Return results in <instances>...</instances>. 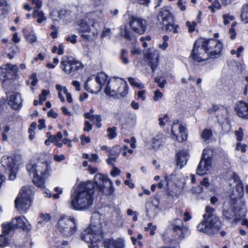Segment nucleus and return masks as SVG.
<instances>
[{
  "instance_id": "51",
  "label": "nucleus",
  "mask_w": 248,
  "mask_h": 248,
  "mask_svg": "<svg viewBox=\"0 0 248 248\" xmlns=\"http://www.w3.org/2000/svg\"><path fill=\"white\" fill-rule=\"evenodd\" d=\"M108 158L106 160L107 163L108 165L112 166L113 167H115V163L116 162V157L111 156H109V155H108Z\"/></svg>"
},
{
  "instance_id": "14",
  "label": "nucleus",
  "mask_w": 248,
  "mask_h": 248,
  "mask_svg": "<svg viewBox=\"0 0 248 248\" xmlns=\"http://www.w3.org/2000/svg\"><path fill=\"white\" fill-rule=\"evenodd\" d=\"M129 25L133 31L139 34L144 33L146 30V21L137 16H130L129 18Z\"/></svg>"
},
{
  "instance_id": "24",
  "label": "nucleus",
  "mask_w": 248,
  "mask_h": 248,
  "mask_svg": "<svg viewBox=\"0 0 248 248\" xmlns=\"http://www.w3.org/2000/svg\"><path fill=\"white\" fill-rule=\"evenodd\" d=\"M188 160V154L186 152L182 151L176 154V165L182 169L186 165Z\"/></svg>"
},
{
  "instance_id": "12",
  "label": "nucleus",
  "mask_w": 248,
  "mask_h": 248,
  "mask_svg": "<svg viewBox=\"0 0 248 248\" xmlns=\"http://www.w3.org/2000/svg\"><path fill=\"white\" fill-rule=\"evenodd\" d=\"M1 163L4 168L9 171V179L15 180L17 170L15 158L10 156H3L1 158Z\"/></svg>"
},
{
  "instance_id": "10",
  "label": "nucleus",
  "mask_w": 248,
  "mask_h": 248,
  "mask_svg": "<svg viewBox=\"0 0 248 248\" xmlns=\"http://www.w3.org/2000/svg\"><path fill=\"white\" fill-rule=\"evenodd\" d=\"M2 232L9 233L16 228H20L28 232L31 229V226L26 218L24 217H16L10 222H6L2 224Z\"/></svg>"
},
{
  "instance_id": "41",
  "label": "nucleus",
  "mask_w": 248,
  "mask_h": 248,
  "mask_svg": "<svg viewBox=\"0 0 248 248\" xmlns=\"http://www.w3.org/2000/svg\"><path fill=\"white\" fill-rule=\"evenodd\" d=\"M212 136V131L208 129H204L201 134V138L205 141L210 139Z\"/></svg>"
},
{
  "instance_id": "11",
  "label": "nucleus",
  "mask_w": 248,
  "mask_h": 248,
  "mask_svg": "<svg viewBox=\"0 0 248 248\" xmlns=\"http://www.w3.org/2000/svg\"><path fill=\"white\" fill-rule=\"evenodd\" d=\"M103 237L101 228L95 225L90 226L81 233L82 240L88 243L101 241Z\"/></svg>"
},
{
  "instance_id": "32",
  "label": "nucleus",
  "mask_w": 248,
  "mask_h": 248,
  "mask_svg": "<svg viewBox=\"0 0 248 248\" xmlns=\"http://www.w3.org/2000/svg\"><path fill=\"white\" fill-rule=\"evenodd\" d=\"M162 138V134H157L153 138L152 141V145L153 148L156 149L160 146L163 142Z\"/></svg>"
},
{
  "instance_id": "5",
  "label": "nucleus",
  "mask_w": 248,
  "mask_h": 248,
  "mask_svg": "<svg viewBox=\"0 0 248 248\" xmlns=\"http://www.w3.org/2000/svg\"><path fill=\"white\" fill-rule=\"evenodd\" d=\"M203 217L204 220L197 226L199 231L208 235H213L220 230L221 223L215 215H209L207 218L206 215H203Z\"/></svg>"
},
{
  "instance_id": "37",
  "label": "nucleus",
  "mask_w": 248,
  "mask_h": 248,
  "mask_svg": "<svg viewBox=\"0 0 248 248\" xmlns=\"http://www.w3.org/2000/svg\"><path fill=\"white\" fill-rule=\"evenodd\" d=\"M121 152V147L119 145H116L111 148L108 152V155L111 156H118Z\"/></svg>"
},
{
  "instance_id": "52",
  "label": "nucleus",
  "mask_w": 248,
  "mask_h": 248,
  "mask_svg": "<svg viewBox=\"0 0 248 248\" xmlns=\"http://www.w3.org/2000/svg\"><path fill=\"white\" fill-rule=\"evenodd\" d=\"M121 171L120 169L116 167H113L112 170L110 171V175L111 176L115 177L116 176L120 175Z\"/></svg>"
},
{
  "instance_id": "15",
  "label": "nucleus",
  "mask_w": 248,
  "mask_h": 248,
  "mask_svg": "<svg viewBox=\"0 0 248 248\" xmlns=\"http://www.w3.org/2000/svg\"><path fill=\"white\" fill-rule=\"evenodd\" d=\"M172 229L176 239L181 241L188 235V228L184 225L180 219H175L172 224Z\"/></svg>"
},
{
  "instance_id": "62",
  "label": "nucleus",
  "mask_w": 248,
  "mask_h": 248,
  "mask_svg": "<svg viewBox=\"0 0 248 248\" xmlns=\"http://www.w3.org/2000/svg\"><path fill=\"white\" fill-rule=\"evenodd\" d=\"M219 109L220 107L218 105H214L212 108L208 109V112L210 114H212L217 111V110H219Z\"/></svg>"
},
{
  "instance_id": "31",
  "label": "nucleus",
  "mask_w": 248,
  "mask_h": 248,
  "mask_svg": "<svg viewBox=\"0 0 248 248\" xmlns=\"http://www.w3.org/2000/svg\"><path fill=\"white\" fill-rule=\"evenodd\" d=\"M62 138V133L61 132H58L56 135L50 136V140L51 142L54 143L58 147H61L62 143L60 142Z\"/></svg>"
},
{
  "instance_id": "9",
  "label": "nucleus",
  "mask_w": 248,
  "mask_h": 248,
  "mask_svg": "<svg viewBox=\"0 0 248 248\" xmlns=\"http://www.w3.org/2000/svg\"><path fill=\"white\" fill-rule=\"evenodd\" d=\"M170 11V7H163L157 15V20L161 24L165 27L166 31H172L173 33H177L178 32L179 26L174 24L173 17Z\"/></svg>"
},
{
  "instance_id": "33",
  "label": "nucleus",
  "mask_w": 248,
  "mask_h": 248,
  "mask_svg": "<svg viewBox=\"0 0 248 248\" xmlns=\"http://www.w3.org/2000/svg\"><path fill=\"white\" fill-rule=\"evenodd\" d=\"M8 11V4L6 0H0V18L6 14Z\"/></svg>"
},
{
  "instance_id": "26",
  "label": "nucleus",
  "mask_w": 248,
  "mask_h": 248,
  "mask_svg": "<svg viewBox=\"0 0 248 248\" xmlns=\"http://www.w3.org/2000/svg\"><path fill=\"white\" fill-rule=\"evenodd\" d=\"M231 181H233L235 183L236 191L238 193V196L241 197L244 193L243 186L242 182L237 175L233 173L232 176Z\"/></svg>"
},
{
  "instance_id": "36",
  "label": "nucleus",
  "mask_w": 248,
  "mask_h": 248,
  "mask_svg": "<svg viewBox=\"0 0 248 248\" xmlns=\"http://www.w3.org/2000/svg\"><path fill=\"white\" fill-rule=\"evenodd\" d=\"M4 235H0V246L5 247L8 246L12 240L10 239L7 236L8 233L5 234L3 232Z\"/></svg>"
},
{
  "instance_id": "25",
  "label": "nucleus",
  "mask_w": 248,
  "mask_h": 248,
  "mask_svg": "<svg viewBox=\"0 0 248 248\" xmlns=\"http://www.w3.org/2000/svg\"><path fill=\"white\" fill-rule=\"evenodd\" d=\"M144 56L147 60L155 61V62L159 61V51L154 48L146 49L144 52Z\"/></svg>"
},
{
  "instance_id": "63",
  "label": "nucleus",
  "mask_w": 248,
  "mask_h": 248,
  "mask_svg": "<svg viewBox=\"0 0 248 248\" xmlns=\"http://www.w3.org/2000/svg\"><path fill=\"white\" fill-rule=\"evenodd\" d=\"M77 36L74 34L72 35L71 36H68L66 37V40L67 41H69L72 44H75L77 42Z\"/></svg>"
},
{
  "instance_id": "1",
  "label": "nucleus",
  "mask_w": 248,
  "mask_h": 248,
  "mask_svg": "<svg viewBox=\"0 0 248 248\" xmlns=\"http://www.w3.org/2000/svg\"><path fill=\"white\" fill-rule=\"evenodd\" d=\"M94 183L91 181L82 183L78 189L71 195L70 207L78 211H84L90 208L93 205L95 186L100 191L111 195L114 192V187L112 181L107 175L98 173L94 178Z\"/></svg>"
},
{
  "instance_id": "54",
  "label": "nucleus",
  "mask_w": 248,
  "mask_h": 248,
  "mask_svg": "<svg viewBox=\"0 0 248 248\" xmlns=\"http://www.w3.org/2000/svg\"><path fill=\"white\" fill-rule=\"evenodd\" d=\"M93 125L88 121L84 122V127L83 128L84 131L89 132L93 129Z\"/></svg>"
},
{
  "instance_id": "61",
  "label": "nucleus",
  "mask_w": 248,
  "mask_h": 248,
  "mask_svg": "<svg viewBox=\"0 0 248 248\" xmlns=\"http://www.w3.org/2000/svg\"><path fill=\"white\" fill-rule=\"evenodd\" d=\"M145 91L142 90L140 91L138 93V99H141L142 101H144L145 100Z\"/></svg>"
},
{
  "instance_id": "43",
  "label": "nucleus",
  "mask_w": 248,
  "mask_h": 248,
  "mask_svg": "<svg viewBox=\"0 0 248 248\" xmlns=\"http://www.w3.org/2000/svg\"><path fill=\"white\" fill-rule=\"evenodd\" d=\"M49 93V91L48 90H42L41 94L39 95V103L40 105L43 104V102L46 100V96Z\"/></svg>"
},
{
  "instance_id": "59",
  "label": "nucleus",
  "mask_w": 248,
  "mask_h": 248,
  "mask_svg": "<svg viewBox=\"0 0 248 248\" xmlns=\"http://www.w3.org/2000/svg\"><path fill=\"white\" fill-rule=\"evenodd\" d=\"M56 89L59 91V92H62L63 94L67 93V88L65 87H63L60 84H57L56 85Z\"/></svg>"
},
{
  "instance_id": "8",
  "label": "nucleus",
  "mask_w": 248,
  "mask_h": 248,
  "mask_svg": "<svg viewBox=\"0 0 248 248\" xmlns=\"http://www.w3.org/2000/svg\"><path fill=\"white\" fill-rule=\"evenodd\" d=\"M56 227L59 232L63 235L67 237L71 236L77 231L76 220L73 217L62 216L57 221Z\"/></svg>"
},
{
  "instance_id": "44",
  "label": "nucleus",
  "mask_w": 248,
  "mask_h": 248,
  "mask_svg": "<svg viewBox=\"0 0 248 248\" xmlns=\"http://www.w3.org/2000/svg\"><path fill=\"white\" fill-rule=\"evenodd\" d=\"M221 7V4L218 0H215L213 4L209 6L210 9L212 12H215V9H220Z\"/></svg>"
},
{
  "instance_id": "58",
  "label": "nucleus",
  "mask_w": 248,
  "mask_h": 248,
  "mask_svg": "<svg viewBox=\"0 0 248 248\" xmlns=\"http://www.w3.org/2000/svg\"><path fill=\"white\" fill-rule=\"evenodd\" d=\"M246 144L238 142L236 145V150H240L242 152L244 153L246 151Z\"/></svg>"
},
{
  "instance_id": "20",
  "label": "nucleus",
  "mask_w": 248,
  "mask_h": 248,
  "mask_svg": "<svg viewBox=\"0 0 248 248\" xmlns=\"http://www.w3.org/2000/svg\"><path fill=\"white\" fill-rule=\"evenodd\" d=\"M235 111L237 115L243 119H248V104L243 101H239L237 103Z\"/></svg>"
},
{
  "instance_id": "34",
  "label": "nucleus",
  "mask_w": 248,
  "mask_h": 248,
  "mask_svg": "<svg viewBox=\"0 0 248 248\" xmlns=\"http://www.w3.org/2000/svg\"><path fill=\"white\" fill-rule=\"evenodd\" d=\"M120 34L127 40H132V37L131 35V31L126 28V26L121 27Z\"/></svg>"
},
{
  "instance_id": "57",
  "label": "nucleus",
  "mask_w": 248,
  "mask_h": 248,
  "mask_svg": "<svg viewBox=\"0 0 248 248\" xmlns=\"http://www.w3.org/2000/svg\"><path fill=\"white\" fill-rule=\"evenodd\" d=\"M168 120V115L167 114L164 115L163 118H159L158 119L159 125L161 126H164Z\"/></svg>"
},
{
  "instance_id": "3",
  "label": "nucleus",
  "mask_w": 248,
  "mask_h": 248,
  "mask_svg": "<svg viewBox=\"0 0 248 248\" xmlns=\"http://www.w3.org/2000/svg\"><path fill=\"white\" fill-rule=\"evenodd\" d=\"M26 169L30 175L33 176L34 185L41 189H45L46 179L51 171L50 163L40 160H32L27 165Z\"/></svg>"
},
{
  "instance_id": "2",
  "label": "nucleus",
  "mask_w": 248,
  "mask_h": 248,
  "mask_svg": "<svg viewBox=\"0 0 248 248\" xmlns=\"http://www.w3.org/2000/svg\"><path fill=\"white\" fill-rule=\"evenodd\" d=\"M223 45L215 39L197 40L190 54L191 58L197 62L219 58L221 55Z\"/></svg>"
},
{
  "instance_id": "28",
  "label": "nucleus",
  "mask_w": 248,
  "mask_h": 248,
  "mask_svg": "<svg viewBox=\"0 0 248 248\" xmlns=\"http://www.w3.org/2000/svg\"><path fill=\"white\" fill-rule=\"evenodd\" d=\"M167 185L169 186L171 184H178L180 180V177L178 176L176 171L173 172L170 175H166L165 176Z\"/></svg>"
},
{
  "instance_id": "6",
  "label": "nucleus",
  "mask_w": 248,
  "mask_h": 248,
  "mask_svg": "<svg viewBox=\"0 0 248 248\" xmlns=\"http://www.w3.org/2000/svg\"><path fill=\"white\" fill-rule=\"evenodd\" d=\"M19 69L16 64L7 63L0 67V80L2 86L18 80L20 76Z\"/></svg>"
},
{
  "instance_id": "4",
  "label": "nucleus",
  "mask_w": 248,
  "mask_h": 248,
  "mask_svg": "<svg viewBox=\"0 0 248 248\" xmlns=\"http://www.w3.org/2000/svg\"><path fill=\"white\" fill-rule=\"evenodd\" d=\"M102 18V14L101 12L89 13L78 22V32L84 40H90L89 33H92L94 36H97L99 27L98 20Z\"/></svg>"
},
{
  "instance_id": "29",
  "label": "nucleus",
  "mask_w": 248,
  "mask_h": 248,
  "mask_svg": "<svg viewBox=\"0 0 248 248\" xmlns=\"http://www.w3.org/2000/svg\"><path fill=\"white\" fill-rule=\"evenodd\" d=\"M120 86L119 91L120 92L118 93L117 95H115L114 96H116L119 98V97H124L125 96L128 91V86L127 85V83L125 81H123L122 80V83L119 85L118 87Z\"/></svg>"
},
{
  "instance_id": "64",
  "label": "nucleus",
  "mask_w": 248,
  "mask_h": 248,
  "mask_svg": "<svg viewBox=\"0 0 248 248\" xmlns=\"http://www.w3.org/2000/svg\"><path fill=\"white\" fill-rule=\"evenodd\" d=\"M65 159V157L63 155H55L54 156V160L60 162L61 161L64 160Z\"/></svg>"
},
{
  "instance_id": "13",
  "label": "nucleus",
  "mask_w": 248,
  "mask_h": 248,
  "mask_svg": "<svg viewBox=\"0 0 248 248\" xmlns=\"http://www.w3.org/2000/svg\"><path fill=\"white\" fill-rule=\"evenodd\" d=\"M171 132L173 138L179 142H182L187 139L186 128L181 124V122L178 120H175L173 123Z\"/></svg>"
},
{
  "instance_id": "17",
  "label": "nucleus",
  "mask_w": 248,
  "mask_h": 248,
  "mask_svg": "<svg viewBox=\"0 0 248 248\" xmlns=\"http://www.w3.org/2000/svg\"><path fill=\"white\" fill-rule=\"evenodd\" d=\"M205 150H204L202 154V157L197 168V174L199 175H202L206 173L211 167L212 159L211 157H206Z\"/></svg>"
},
{
  "instance_id": "60",
  "label": "nucleus",
  "mask_w": 248,
  "mask_h": 248,
  "mask_svg": "<svg viewBox=\"0 0 248 248\" xmlns=\"http://www.w3.org/2000/svg\"><path fill=\"white\" fill-rule=\"evenodd\" d=\"M54 190L55 192H57V193L53 194V197L55 199H58L60 195L62 193V190L61 189H60L58 187H56L54 188Z\"/></svg>"
},
{
  "instance_id": "56",
  "label": "nucleus",
  "mask_w": 248,
  "mask_h": 248,
  "mask_svg": "<svg viewBox=\"0 0 248 248\" xmlns=\"http://www.w3.org/2000/svg\"><path fill=\"white\" fill-rule=\"evenodd\" d=\"M40 219H43V221H44V222H46L47 223L50 221L51 217L47 214H41L40 215Z\"/></svg>"
},
{
  "instance_id": "7",
  "label": "nucleus",
  "mask_w": 248,
  "mask_h": 248,
  "mask_svg": "<svg viewBox=\"0 0 248 248\" xmlns=\"http://www.w3.org/2000/svg\"><path fill=\"white\" fill-rule=\"evenodd\" d=\"M33 192L30 186L23 187L15 200V207L20 213L26 212L31 205Z\"/></svg>"
},
{
  "instance_id": "49",
  "label": "nucleus",
  "mask_w": 248,
  "mask_h": 248,
  "mask_svg": "<svg viewBox=\"0 0 248 248\" xmlns=\"http://www.w3.org/2000/svg\"><path fill=\"white\" fill-rule=\"evenodd\" d=\"M235 25H236L235 22L232 23V26H231V28L229 30V32H230V34H231L230 38L232 39H233L235 37L236 32H235V30L234 29V27L235 26Z\"/></svg>"
},
{
  "instance_id": "27",
  "label": "nucleus",
  "mask_w": 248,
  "mask_h": 248,
  "mask_svg": "<svg viewBox=\"0 0 248 248\" xmlns=\"http://www.w3.org/2000/svg\"><path fill=\"white\" fill-rule=\"evenodd\" d=\"M108 76L104 72L98 73L96 77L95 80L99 85L100 87L98 88V91H99L102 86L108 81Z\"/></svg>"
},
{
  "instance_id": "22",
  "label": "nucleus",
  "mask_w": 248,
  "mask_h": 248,
  "mask_svg": "<svg viewBox=\"0 0 248 248\" xmlns=\"http://www.w3.org/2000/svg\"><path fill=\"white\" fill-rule=\"evenodd\" d=\"M235 215V211L230 203L225 202L223 204V217L227 220L231 221L232 219H235L234 218Z\"/></svg>"
},
{
  "instance_id": "16",
  "label": "nucleus",
  "mask_w": 248,
  "mask_h": 248,
  "mask_svg": "<svg viewBox=\"0 0 248 248\" xmlns=\"http://www.w3.org/2000/svg\"><path fill=\"white\" fill-rule=\"evenodd\" d=\"M122 83V79L121 78H118L115 77L110 78L108 80L105 88V93L111 96L117 95L118 93L120 92V86H118Z\"/></svg>"
},
{
  "instance_id": "21",
  "label": "nucleus",
  "mask_w": 248,
  "mask_h": 248,
  "mask_svg": "<svg viewBox=\"0 0 248 248\" xmlns=\"http://www.w3.org/2000/svg\"><path fill=\"white\" fill-rule=\"evenodd\" d=\"M61 68L66 74L74 73L83 68L82 63H61Z\"/></svg>"
},
{
  "instance_id": "42",
  "label": "nucleus",
  "mask_w": 248,
  "mask_h": 248,
  "mask_svg": "<svg viewBox=\"0 0 248 248\" xmlns=\"http://www.w3.org/2000/svg\"><path fill=\"white\" fill-rule=\"evenodd\" d=\"M128 80L130 84L133 87H137L139 89H142L144 87V85L143 84L137 82L135 78H128Z\"/></svg>"
},
{
  "instance_id": "45",
  "label": "nucleus",
  "mask_w": 248,
  "mask_h": 248,
  "mask_svg": "<svg viewBox=\"0 0 248 248\" xmlns=\"http://www.w3.org/2000/svg\"><path fill=\"white\" fill-rule=\"evenodd\" d=\"M235 135L236 137L237 141H241L243 140V132L241 127H240L238 130L235 131Z\"/></svg>"
},
{
  "instance_id": "47",
  "label": "nucleus",
  "mask_w": 248,
  "mask_h": 248,
  "mask_svg": "<svg viewBox=\"0 0 248 248\" xmlns=\"http://www.w3.org/2000/svg\"><path fill=\"white\" fill-rule=\"evenodd\" d=\"M163 93L159 91V90H156L154 92V95L153 99L155 101H158L163 97Z\"/></svg>"
},
{
  "instance_id": "48",
  "label": "nucleus",
  "mask_w": 248,
  "mask_h": 248,
  "mask_svg": "<svg viewBox=\"0 0 248 248\" xmlns=\"http://www.w3.org/2000/svg\"><path fill=\"white\" fill-rule=\"evenodd\" d=\"M26 38L30 43L35 42L37 40L36 36L33 32L27 34Z\"/></svg>"
},
{
  "instance_id": "35",
  "label": "nucleus",
  "mask_w": 248,
  "mask_h": 248,
  "mask_svg": "<svg viewBox=\"0 0 248 248\" xmlns=\"http://www.w3.org/2000/svg\"><path fill=\"white\" fill-rule=\"evenodd\" d=\"M33 17H37V22L40 24L43 21L46 20V17L45 16L43 12L39 10H34L33 13Z\"/></svg>"
},
{
  "instance_id": "39",
  "label": "nucleus",
  "mask_w": 248,
  "mask_h": 248,
  "mask_svg": "<svg viewBox=\"0 0 248 248\" xmlns=\"http://www.w3.org/2000/svg\"><path fill=\"white\" fill-rule=\"evenodd\" d=\"M117 127L113 126L112 127H109L107 129L108 137L110 139H113L117 135Z\"/></svg>"
},
{
  "instance_id": "55",
  "label": "nucleus",
  "mask_w": 248,
  "mask_h": 248,
  "mask_svg": "<svg viewBox=\"0 0 248 248\" xmlns=\"http://www.w3.org/2000/svg\"><path fill=\"white\" fill-rule=\"evenodd\" d=\"M81 140V143L82 145H84L86 143H88L91 141V140L89 137H87L85 135H81L80 137Z\"/></svg>"
},
{
  "instance_id": "50",
  "label": "nucleus",
  "mask_w": 248,
  "mask_h": 248,
  "mask_svg": "<svg viewBox=\"0 0 248 248\" xmlns=\"http://www.w3.org/2000/svg\"><path fill=\"white\" fill-rule=\"evenodd\" d=\"M69 14L70 12L65 10H61L58 12V16L60 18L62 19L66 18L67 16L69 15Z\"/></svg>"
},
{
  "instance_id": "53",
  "label": "nucleus",
  "mask_w": 248,
  "mask_h": 248,
  "mask_svg": "<svg viewBox=\"0 0 248 248\" xmlns=\"http://www.w3.org/2000/svg\"><path fill=\"white\" fill-rule=\"evenodd\" d=\"M186 24L188 28L189 31L190 32H192L195 30V28L197 25V23L194 21L192 22L187 21Z\"/></svg>"
},
{
  "instance_id": "38",
  "label": "nucleus",
  "mask_w": 248,
  "mask_h": 248,
  "mask_svg": "<svg viewBox=\"0 0 248 248\" xmlns=\"http://www.w3.org/2000/svg\"><path fill=\"white\" fill-rule=\"evenodd\" d=\"M241 17L244 23H248V3L243 6Z\"/></svg>"
},
{
  "instance_id": "46",
  "label": "nucleus",
  "mask_w": 248,
  "mask_h": 248,
  "mask_svg": "<svg viewBox=\"0 0 248 248\" xmlns=\"http://www.w3.org/2000/svg\"><path fill=\"white\" fill-rule=\"evenodd\" d=\"M223 18L224 20V24L225 25H227L230 23L231 21H232L234 18L233 16L227 14L223 15Z\"/></svg>"
},
{
  "instance_id": "40",
  "label": "nucleus",
  "mask_w": 248,
  "mask_h": 248,
  "mask_svg": "<svg viewBox=\"0 0 248 248\" xmlns=\"http://www.w3.org/2000/svg\"><path fill=\"white\" fill-rule=\"evenodd\" d=\"M30 79H31V89L32 92H33L34 89L33 87L35 86L38 83V80L37 78V74L35 73H33L30 76Z\"/></svg>"
},
{
  "instance_id": "23",
  "label": "nucleus",
  "mask_w": 248,
  "mask_h": 248,
  "mask_svg": "<svg viewBox=\"0 0 248 248\" xmlns=\"http://www.w3.org/2000/svg\"><path fill=\"white\" fill-rule=\"evenodd\" d=\"M103 243L105 248H124V242L121 239L109 238L105 240Z\"/></svg>"
},
{
  "instance_id": "30",
  "label": "nucleus",
  "mask_w": 248,
  "mask_h": 248,
  "mask_svg": "<svg viewBox=\"0 0 248 248\" xmlns=\"http://www.w3.org/2000/svg\"><path fill=\"white\" fill-rule=\"evenodd\" d=\"M168 188V193L171 196H176L180 194L182 189L178 186V184L170 185L167 186Z\"/></svg>"
},
{
  "instance_id": "19",
  "label": "nucleus",
  "mask_w": 248,
  "mask_h": 248,
  "mask_svg": "<svg viewBox=\"0 0 248 248\" xmlns=\"http://www.w3.org/2000/svg\"><path fill=\"white\" fill-rule=\"evenodd\" d=\"M146 210L147 216L151 218L155 217L160 210L159 202L158 199L154 200L146 203Z\"/></svg>"
},
{
  "instance_id": "18",
  "label": "nucleus",
  "mask_w": 248,
  "mask_h": 248,
  "mask_svg": "<svg viewBox=\"0 0 248 248\" xmlns=\"http://www.w3.org/2000/svg\"><path fill=\"white\" fill-rule=\"evenodd\" d=\"M8 104L14 109H19L22 103L21 94L19 93L11 92L6 93Z\"/></svg>"
}]
</instances>
